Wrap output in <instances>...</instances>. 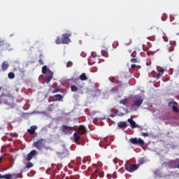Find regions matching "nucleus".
<instances>
[{"label":"nucleus","mask_w":179,"mask_h":179,"mask_svg":"<svg viewBox=\"0 0 179 179\" xmlns=\"http://www.w3.org/2000/svg\"><path fill=\"white\" fill-rule=\"evenodd\" d=\"M48 71V69L47 68V66H43L42 67V73H43V75H45Z\"/></svg>","instance_id":"obj_24"},{"label":"nucleus","mask_w":179,"mask_h":179,"mask_svg":"<svg viewBox=\"0 0 179 179\" xmlns=\"http://www.w3.org/2000/svg\"><path fill=\"white\" fill-rule=\"evenodd\" d=\"M162 37H163L164 41H166V42L169 41V38H167L166 34L163 35Z\"/></svg>","instance_id":"obj_34"},{"label":"nucleus","mask_w":179,"mask_h":179,"mask_svg":"<svg viewBox=\"0 0 179 179\" xmlns=\"http://www.w3.org/2000/svg\"><path fill=\"white\" fill-rule=\"evenodd\" d=\"M127 122L130 123V125L131 128H141V127L138 124H136V122L134 121L131 118H129L127 120Z\"/></svg>","instance_id":"obj_12"},{"label":"nucleus","mask_w":179,"mask_h":179,"mask_svg":"<svg viewBox=\"0 0 179 179\" xmlns=\"http://www.w3.org/2000/svg\"><path fill=\"white\" fill-rule=\"evenodd\" d=\"M142 103H143V99L141 96L136 99L133 100V106L135 108H139L141 106H142Z\"/></svg>","instance_id":"obj_7"},{"label":"nucleus","mask_w":179,"mask_h":179,"mask_svg":"<svg viewBox=\"0 0 179 179\" xmlns=\"http://www.w3.org/2000/svg\"><path fill=\"white\" fill-rule=\"evenodd\" d=\"M38 64H40V65H44V62H43V59H40L38 60Z\"/></svg>","instance_id":"obj_37"},{"label":"nucleus","mask_w":179,"mask_h":179,"mask_svg":"<svg viewBox=\"0 0 179 179\" xmlns=\"http://www.w3.org/2000/svg\"><path fill=\"white\" fill-rule=\"evenodd\" d=\"M10 46V44L5 43V41L0 38V47H5L6 48H8V47Z\"/></svg>","instance_id":"obj_17"},{"label":"nucleus","mask_w":179,"mask_h":179,"mask_svg":"<svg viewBox=\"0 0 179 179\" xmlns=\"http://www.w3.org/2000/svg\"><path fill=\"white\" fill-rule=\"evenodd\" d=\"M74 130L75 127H69L64 124L62 126V132L66 135H71Z\"/></svg>","instance_id":"obj_3"},{"label":"nucleus","mask_w":179,"mask_h":179,"mask_svg":"<svg viewBox=\"0 0 179 179\" xmlns=\"http://www.w3.org/2000/svg\"><path fill=\"white\" fill-rule=\"evenodd\" d=\"M118 45H120V43H118V41H115L113 42V48H115L116 47H118Z\"/></svg>","instance_id":"obj_31"},{"label":"nucleus","mask_w":179,"mask_h":179,"mask_svg":"<svg viewBox=\"0 0 179 179\" xmlns=\"http://www.w3.org/2000/svg\"><path fill=\"white\" fill-rule=\"evenodd\" d=\"M2 162V159H0V163Z\"/></svg>","instance_id":"obj_43"},{"label":"nucleus","mask_w":179,"mask_h":179,"mask_svg":"<svg viewBox=\"0 0 179 179\" xmlns=\"http://www.w3.org/2000/svg\"><path fill=\"white\" fill-rule=\"evenodd\" d=\"M13 177V175L8 173V174H5L2 175L0 174V179L4 178V179H12Z\"/></svg>","instance_id":"obj_15"},{"label":"nucleus","mask_w":179,"mask_h":179,"mask_svg":"<svg viewBox=\"0 0 179 179\" xmlns=\"http://www.w3.org/2000/svg\"><path fill=\"white\" fill-rule=\"evenodd\" d=\"M83 134H80V132L76 131L73 134V138H74V142L76 143H78L79 141H80V136H82Z\"/></svg>","instance_id":"obj_11"},{"label":"nucleus","mask_w":179,"mask_h":179,"mask_svg":"<svg viewBox=\"0 0 179 179\" xmlns=\"http://www.w3.org/2000/svg\"><path fill=\"white\" fill-rule=\"evenodd\" d=\"M37 153V151H36V150H33L30 152V153H29L27 155V162H30V160H31V159H33V157H34V156H36V154Z\"/></svg>","instance_id":"obj_10"},{"label":"nucleus","mask_w":179,"mask_h":179,"mask_svg":"<svg viewBox=\"0 0 179 179\" xmlns=\"http://www.w3.org/2000/svg\"><path fill=\"white\" fill-rule=\"evenodd\" d=\"M53 75L54 73H52V71H48L47 76L45 78V81L46 83H49L50 82H51L53 78Z\"/></svg>","instance_id":"obj_9"},{"label":"nucleus","mask_w":179,"mask_h":179,"mask_svg":"<svg viewBox=\"0 0 179 179\" xmlns=\"http://www.w3.org/2000/svg\"><path fill=\"white\" fill-rule=\"evenodd\" d=\"M131 62H133V64H136V62H138V59L133 58L131 59Z\"/></svg>","instance_id":"obj_33"},{"label":"nucleus","mask_w":179,"mask_h":179,"mask_svg":"<svg viewBox=\"0 0 179 179\" xmlns=\"http://www.w3.org/2000/svg\"><path fill=\"white\" fill-rule=\"evenodd\" d=\"M171 163L172 164H177V161H172Z\"/></svg>","instance_id":"obj_40"},{"label":"nucleus","mask_w":179,"mask_h":179,"mask_svg":"<svg viewBox=\"0 0 179 179\" xmlns=\"http://www.w3.org/2000/svg\"><path fill=\"white\" fill-rule=\"evenodd\" d=\"M141 135L142 136H144L145 138H146V136H148V133H142Z\"/></svg>","instance_id":"obj_38"},{"label":"nucleus","mask_w":179,"mask_h":179,"mask_svg":"<svg viewBox=\"0 0 179 179\" xmlns=\"http://www.w3.org/2000/svg\"><path fill=\"white\" fill-rule=\"evenodd\" d=\"M33 166H34L33 164V163L29 162V163L27 164L25 167H26V169H31V167H33Z\"/></svg>","instance_id":"obj_29"},{"label":"nucleus","mask_w":179,"mask_h":179,"mask_svg":"<svg viewBox=\"0 0 179 179\" xmlns=\"http://www.w3.org/2000/svg\"><path fill=\"white\" fill-rule=\"evenodd\" d=\"M58 92H59V88H55L54 90L52 91V93H58Z\"/></svg>","instance_id":"obj_36"},{"label":"nucleus","mask_w":179,"mask_h":179,"mask_svg":"<svg viewBox=\"0 0 179 179\" xmlns=\"http://www.w3.org/2000/svg\"><path fill=\"white\" fill-rule=\"evenodd\" d=\"M0 92H1V87H0Z\"/></svg>","instance_id":"obj_45"},{"label":"nucleus","mask_w":179,"mask_h":179,"mask_svg":"<svg viewBox=\"0 0 179 179\" xmlns=\"http://www.w3.org/2000/svg\"><path fill=\"white\" fill-rule=\"evenodd\" d=\"M45 143H47L45 139L39 138L36 141L34 142L33 146L38 149V150H43L44 148L46 149H50V147H45Z\"/></svg>","instance_id":"obj_1"},{"label":"nucleus","mask_w":179,"mask_h":179,"mask_svg":"<svg viewBox=\"0 0 179 179\" xmlns=\"http://www.w3.org/2000/svg\"><path fill=\"white\" fill-rule=\"evenodd\" d=\"M10 135L12 136V133H10Z\"/></svg>","instance_id":"obj_44"},{"label":"nucleus","mask_w":179,"mask_h":179,"mask_svg":"<svg viewBox=\"0 0 179 179\" xmlns=\"http://www.w3.org/2000/svg\"><path fill=\"white\" fill-rule=\"evenodd\" d=\"M80 80H87V76H86V73H83L80 76H79Z\"/></svg>","instance_id":"obj_21"},{"label":"nucleus","mask_w":179,"mask_h":179,"mask_svg":"<svg viewBox=\"0 0 179 179\" xmlns=\"http://www.w3.org/2000/svg\"><path fill=\"white\" fill-rule=\"evenodd\" d=\"M8 76L9 79H15V73L10 72Z\"/></svg>","instance_id":"obj_27"},{"label":"nucleus","mask_w":179,"mask_h":179,"mask_svg":"<svg viewBox=\"0 0 179 179\" xmlns=\"http://www.w3.org/2000/svg\"><path fill=\"white\" fill-rule=\"evenodd\" d=\"M101 55H103V57H106V58L108 57V49H107V48H104L101 50Z\"/></svg>","instance_id":"obj_16"},{"label":"nucleus","mask_w":179,"mask_h":179,"mask_svg":"<svg viewBox=\"0 0 179 179\" xmlns=\"http://www.w3.org/2000/svg\"><path fill=\"white\" fill-rule=\"evenodd\" d=\"M55 43L57 44H62V39L59 36H57Z\"/></svg>","instance_id":"obj_26"},{"label":"nucleus","mask_w":179,"mask_h":179,"mask_svg":"<svg viewBox=\"0 0 179 179\" xmlns=\"http://www.w3.org/2000/svg\"><path fill=\"white\" fill-rule=\"evenodd\" d=\"M176 41H171L170 45L166 47V51H168V52L174 51V47H176Z\"/></svg>","instance_id":"obj_8"},{"label":"nucleus","mask_w":179,"mask_h":179,"mask_svg":"<svg viewBox=\"0 0 179 179\" xmlns=\"http://www.w3.org/2000/svg\"><path fill=\"white\" fill-rule=\"evenodd\" d=\"M71 36V34H69V33L63 34L62 36V44H69V43H71V38H69Z\"/></svg>","instance_id":"obj_6"},{"label":"nucleus","mask_w":179,"mask_h":179,"mask_svg":"<svg viewBox=\"0 0 179 179\" xmlns=\"http://www.w3.org/2000/svg\"><path fill=\"white\" fill-rule=\"evenodd\" d=\"M77 132H80L81 135H85V134H86V127L83 125L79 126Z\"/></svg>","instance_id":"obj_14"},{"label":"nucleus","mask_w":179,"mask_h":179,"mask_svg":"<svg viewBox=\"0 0 179 179\" xmlns=\"http://www.w3.org/2000/svg\"><path fill=\"white\" fill-rule=\"evenodd\" d=\"M148 39L150 40V41H155V36H149L148 37Z\"/></svg>","instance_id":"obj_35"},{"label":"nucleus","mask_w":179,"mask_h":179,"mask_svg":"<svg viewBox=\"0 0 179 179\" xmlns=\"http://www.w3.org/2000/svg\"><path fill=\"white\" fill-rule=\"evenodd\" d=\"M127 125L125 122H120L118 123L119 128H127Z\"/></svg>","instance_id":"obj_20"},{"label":"nucleus","mask_w":179,"mask_h":179,"mask_svg":"<svg viewBox=\"0 0 179 179\" xmlns=\"http://www.w3.org/2000/svg\"><path fill=\"white\" fill-rule=\"evenodd\" d=\"M36 129H37V126L34 125L31 126L30 129H27V132L29 135H34V134H36Z\"/></svg>","instance_id":"obj_13"},{"label":"nucleus","mask_w":179,"mask_h":179,"mask_svg":"<svg viewBox=\"0 0 179 179\" xmlns=\"http://www.w3.org/2000/svg\"><path fill=\"white\" fill-rule=\"evenodd\" d=\"M71 92H77L78 87H76V85H71Z\"/></svg>","instance_id":"obj_30"},{"label":"nucleus","mask_w":179,"mask_h":179,"mask_svg":"<svg viewBox=\"0 0 179 179\" xmlns=\"http://www.w3.org/2000/svg\"><path fill=\"white\" fill-rule=\"evenodd\" d=\"M173 106H178V103H177V102H176V101H170L169 103V107H171V108H173Z\"/></svg>","instance_id":"obj_23"},{"label":"nucleus","mask_w":179,"mask_h":179,"mask_svg":"<svg viewBox=\"0 0 179 179\" xmlns=\"http://www.w3.org/2000/svg\"><path fill=\"white\" fill-rule=\"evenodd\" d=\"M163 75V71H159V73H157L156 78L157 79H160Z\"/></svg>","instance_id":"obj_28"},{"label":"nucleus","mask_w":179,"mask_h":179,"mask_svg":"<svg viewBox=\"0 0 179 179\" xmlns=\"http://www.w3.org/2000/svg\"><path fill=\"white\" fill-rule=\"evenodd\" d=\"M57 156L60 159H64L65 157H68L69 156V152L65 148H63L60 151L57 152Z\"/></svg>","instance_id":"obj_4"},{"label":"nucleus","mask_w":179,"mask_h":179,"mask_svg":"<svg viewBox=\"0 0 179 179\" xmlns=\"http://www.w3.org/2000/svg\"><path fill=\"white\" fill-rule=\"evenodd\" d=\"M110 117H111L113 118V117H115V115H110Z\"/></svg>","instance_id":"obj_41"},{"label":"nucleus","mask_w":179,"mask_h":179,"mask_svg":"<svg viewBox=\"0 0 179 179\" xmlns=\"http://www.w3.org/2000/svg\"><path fill=\"white\" fill-rule=\"evenodd\" d=\"M129 142L133 145H138L139 146H143L145 145V141L142 138H131L129 139Z\"/></svg>","instance_id":"obj_5"},{"label":"nucleus","mask_w":179,"mask_h":179,"mask_svg":"<svg viewBox=\"0 0 179 179\" xmlns=\"http://www.w3.org/2000/svg\"><path fill=\"white\" fill-rule=\"evenodd\" d=\"M131 68L135 69V68H136V64H131Z\"/></svg>","instance_id":"obj_39"},{"label":"nucleus","mask_w":179,"mask_h":179,"mask_svg":"<svg viewBox=\"0 0 179 179\" xmlns=\"http://www.w3.org/2000/svg\"><path fill=\"white\" fill-rule=\"evenodd\" d=\"M120 104H122L123 106H127L128 105V99H124L119 101Z\"/></svg>","instance_id":"obj_19"},{"label":"nucleus","mask_w":179,"mask_h":179,"mask_svg":"<svg viewBox=\"0 0 179 179\" xmlns=\"http://www.w3.org/2000/svg\"><path fill=\"white\" fill-rule=\"evenodd\" d=\"M124 169L127 170V171H129V173H134V171H136L138 169H139V166L138 164H129L127 163L124 165Z\"/></svg>","instance_id":"obj_2"},{"label":"nucleus","mask_w":179,"mask_h":179,"mask_svg":"<svg viewBox=\"0 0 179 179\" xmlns=\"http://www.w3.org/2000/svg\"><path fill=\"white\" fill-rule=\"evenodd\" d=\"M55 98L57 100V101H61L62 100V95L61 94H55Z\"/></svg>","instance_id":"obj_22"},{"label":"nucleus","mask_w":179,"mask_h":179,"mask_svg":"<svg viewBox=\"0 0 179 179\" xmlns=\"http://www.w3.org/2000/svg\"><path fill=\"white\" fill-rule=\"evenodd\" d=\"M178 105H175L173 106L172 110H173V113L179 112V109H178Z\"/></svg>","instance_id":"obj_25"},{"label":"nucleus","mask_w":179,"mask_h":179,"mask_svg":"<svg viewBox=\"0 0 179 179\" xmlns=\"http://www.w3.org/2000/svg\"><path fill=\"white\" fill-rule=\"evenodd\" d=\"M130 43H131V40H129V44H130Z\"/></svg>","instance_id":"obj_42"},{"label":"nucleus","mask_w":179,"mask_h":179,"mask_svg":"<svg viewBox=\"0 0 179 179\" xmlns=\"http://www.w3.org/2000/svg\"><path fill=\"white\" fill-rule=\"evenodd\" d=\"M8 68H9V64H8V62H3L1 64L2 71H6Z\"/></svg>","instance_id":"obj_18"},{"label":"nucleus","mask_w":179,"mask_h":179,"mask_svg":"<svg viewBox=\"0 0 179 179\" xmlns=\"http://www.w3.org/2000/svg\"><path fill=\"white\" fill-rule=\"evenodd\" d=\"M72 65H73V63H72V62H69L66 64V67H67V68H71V66H72Z\"/></svg>","instance_id":"obj_32"}]
</instances>
